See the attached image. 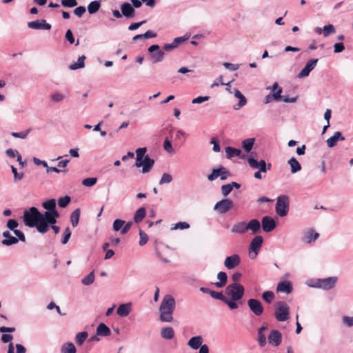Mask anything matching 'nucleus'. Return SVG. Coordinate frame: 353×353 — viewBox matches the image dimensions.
<instances>
[{
  "label": "nucleus",
  "mask_w": 353,
  "mask_h": 353,
  "mask_svg": "<svg viewBox=\"0 0 353 353\" xmlns=\"http://www.w3.org/2000/svg\"><path fill=\"white\" fill-rule=\"evenodd\" d=\"M88 333L86 332H81L76 335V342L79 345H81L87 339Z\"/></svg>",
  "instance_id": "46"
},
{
  "label": "nucleus",
  "mask_w": 353,
  "mask_h": 353,
  "mask_svg": "<svg viewBox=\"0 0 353 353\" xmlns=\"http://www.w3.org/2000/svg\"><path fill=\"white\" fill-rule=\"evenodd\" d=\"M337 278L335 276L327 277L325 279H319L314 281L311 286L316 288H322L326 290L332 289L336 283Z\"/></svg>",
  "instance_id": "6"
},
{
  "label": "nucleus",
  "mask_w": 353,
  "mask_h": 353,
  "mask_svg": "<svg viewBox=\"0 0 353 353\" xmlns=\"http://www.w3.org/2000/svg\"><path fill=\"white\" fill-rule=\"evenodd\" d=\"M28 27L34 30H49L51 29L52 26L46 22V20H36L30 21L28 23Z\"/></svg>",
  "instance_id": "14"
},
{
  "label": "nucleus",
  "mask_w": 353,
  "mask_h": 353,
  "mask_svg": "<svg viewBox=\"0 0 353 353\" xmlns=\"http://www.w3.org/2000/svg\"><path fill=\"white\" fill-rule=\"evenodd\" d=\"M6 226L9 230L14 232V230H16V228L19 226V223L15 219H9L7 222Z\"/></svg>",
  "instance_id": "54"
},
{
  "label": "nucleus",
  "mask_w": 353,
  "mask_h": 353,
  "mask_svg": "<svg viewBox=\"0 0 353 353\" xmlns=\"http://www.w3.org/2000/svg\"><path fill=\"white\" fill-rule=\"evenodd\" d=\"M189 37H190V35H188V34H185L183 37H176L173 40V43H174L176 47H177L180 43L188 40L189 39Z\"/></svg>",
  "instance_id": "62"
},
{
  "label": "nucleus",
  "mask_w": 353,
  "mask_h": 353,
  "mask_svg": "<svg viewBox=\"0 0 353 353\" xmlns=\"http://www.w3.org/2000/svg\"><path fill=\"white\" fill-rule=\"evenodd\" d=\"M71 201L70 196H65L63 197H60L58 199V205L60 208H65L70 203Z\"/></svg>",
  "instance_id": "45"
},
{
  "label": "nucleus",
  "mask_w": 353,
  "mask_h": 353,
  "mask_svg": "<svg viewBox=\"0 0 353 353\" xmlns=\"http://www.w3.org/2000/svg\"><path fill=\"white\" fill-rule=\"evenodd\" d=\"M101 8V1L96 0L91 1L88 6V11L90 14H94L97 13Z\"/></svg>",
  "instance_id": "34"
},
{
  "label": "nucleus",
  "mask_w": 353,
  "mask_h": 353,
  "mask_svg": "<svg viewBox=\"0 0 353 353\" xmlns=\"http://www.w3.org/2000/svg\"><path fill=\"white\" fill-rule=\"evenodd\" d=\"M319 236V233L315 232L313 230H310L304 234L302 238V241L304 243H310L316 241Z\"/></svg>",
  "instance_id": "24"
},
{
  "label": "nucleus",
  "mask_w": 353,
  "mask_h": 353,
  "mask_svg": "<svg viewBox=\"0 0 353 353\" xmlns=\"http://www.w3.org/2000/svg\"><path fill=\"white\" fill-rule=\"evenodd\" d=\"M131 305L130 303L121 304L117 310V314L122 317L127 316L131 311Z\"/></svg>",
  "instance_id": "26"
},
{
  "label": "nucleus",
  "mask_w": 353,
  "mask_h": 353,
  "mask_svg": "<svg viewBox=\"0 0 353 353\" xmlns=\"http://www.w3.org/2000/svg\"><path fill=\"white\" fill-rule=\"evenodd\" d=\"M338 141L337 137L336 135V133L334 134V135L331 137H330L327 141V145L329 148H333L334 147Z\"/></svg>",
  "instance_id": "55"
},
{
  "label": "nucleus",
  "mask_w": 353,
  "mask_h": 353,
  "mask_svg": "<svg viewBox=\"0 0 353 353\" xmlns=\"http://www.w3.org/2000/svg\"><path fill=\"white\" fill-rule=\"evenodd\" d=\"M263 242V239L261 236H256L252 239L249 245V252L251 259H254L256 256L262 246Z\"/></svg>",
  "instance_id": "7"
},
{
  "label": "nucleus",
  "mask_w": 353,
  "mask_h": 353,
  "mask_svg": "<svg viewBox=\"0 0 353 353\" xmlns=\"http://www.w3.org/2000/svg\"><path fill=\"white\" fill-rule=\"evenodd\" d=\"M190 224L187 222H179L175 224L174 227L173 228V229L174 230H177V229H180V230H184V229H188L190 228Z\"/></svg>",
  "instance_id": "63"
},
{
  "label": "nucleus",
  "mask_w": 353,
  "mask_h": 353,
  "mask_svg": "<svg viewBox=\"0 0 353 353\" xmlns=\"http://www.w3.org/2000/svg\"><path fill=\"white\" fill-rule=\"evenodd\" d=\"M241 263V258L239 254H234L231 256H227L224 261V265L228 270L234 269L237 267Z\"/></svg>",
  "instance_id": "16"
},
{
  "label": "nucleus",
  "mask_w": 353,
  "mask_h": 353,
  "mask_svg": "<svg viewBox=\"0 0 353 353\" xmlns=\"http://www.w3.org/2000/svg\"><path fill=\"white\" fill-rule=\"evenodd\" d=\"M85 56L82 55L78 58L77 62L74 63L69 65V69L71 70H75L79 68H82L85 66Z\"/></svg>",
  "instance_id": "39"
},
{
  "label": "nucleus",
  "mask_w": 353,
  "mask_h": 353,
  "mask_svg": "<svg viewBox=\"0 0 353 353\" xmlns=\"http://www.w3.org/2000/svg\"><path fill=\"white\" fill-rule=\"evenodd\" d=\"M288 164L290 165L292 174H294L301 170V165L296 158L292 157L288 161Z\"/></svg>",
  "instance_id": "36"
},
{
  "label": "nucleus",
  "mask_w": 353,
  "mask_h": 353,
  "mask_svg": "<svg viewBox=\"0 0 353 353\" xmlns=\"http://www.w3.org/2000/svg\"><path fill=\"white\" fill-rule=\"evenodd\" d=\"M154 164V160L151 159L149 155H145L143 159L142 167V172L143 174L149 172Z\"/></svg>",
  "instance_id": "22"
},
{
  "label": "nucleus",
  "mask_w": 353,
  "mask_h": 353,
  "mask_svg": "<svg viewBox=\"0 0 353 353\" xmlns=\"http://www.w3.org/2000/svg\"><path fill=\"white\" fill-rule=\"evenodd\" d=\"M125 224V221L121 219H116L113 223V230L116 232L121 230L122 227Z\"/></svg>",
  "instance_id": "50"
},
{
  "label": "nucleus",
  "mask_w": 353,
  "mask_h": 353,
  "mask_svg": "<svg viewBox=\"0 0 353 353\" xmlns=\"http://www.w3.org/2000/svg\"><path fill=\"white\" fill-rule=\"evenodd\" d=\"M71 236V231L70 230V228L68 227L66 228L65 230H64V232H63V239L61 240V243L63 244H66L70 238Z\"/></svg>",
  "instance_id": "56"
},
{
  "label": "nucleus",
  "mask_w": 353,
  "mask_h": 353,
  "mask_svg": "<svg viewBox=\"0 0 353 353\" xmlns=\"http://www.w3.org/2000/svg\"><path fill=\"white\" fill-rule=\"evenodd\" d=\"M227 173H228V170L225 168L220 166L219 168H214L212 170V173L208 176V179L212 181L222 175V174Z\"/></svg>",
  "instance_id": "23"
},
{
  "label": "nucleus",
  "mask_w": 353,
  "mask_h": 353,
  "mask_svg": "<svg viewBox=\"0 0 353 353\" xmlns=\"http://www.w3.org/2000/svg\"><path fill=\"white\" fill-rule=\"evenodd\" d=\"M42 206L46 210L43 214H56L59 212L56 209V201L54 199H50L42 203Z\"/></svg>",
  "instance_id": "19"
},
{
  "label": "nucleus",
  "mask_w": 353,
  "mask_h": 353,
  "mask_svg": "<svg viewBox=\"0 0 353 353\" xmlns=\"http://www.w3.org/2000/svg\"><path fill=\"white\" fill-rule=\"evenodd\" d=\"M175 300L171 295H165L161 303L159 311L174 312L175 308Z\"/></svg>",
  "instance_id": "10"
},
{
  "label": "nucleus",
  "mask_w": 353,
  "mask_h": 353,
  "mask_svg": "<svg viewBox=\"0 0 353 353\" xmlns=\"http://www.w3.org/2000/svg\"><path fill=\"white\" fill-rule=\"evenodd\" d=\"M225 153L228 159H231L234 157H239L241 154L240 149L234 148L230 146L225 148Z\"/></svg>",
  "instance_id": "37"
},
{
  "label": "nucleus",
  "mask_w": 353,
  "mask_h": 353,
  "mask_svg": "<svg viewBox=\"0 0 353 353\" xmlns=\"http://www.w3.org/2000/svg\"><path fill=\"white\" fill-rule=\"evenodd\" d=\"M254 141H255L254 138H249V139H246L243 140L242 141V147H243V150L248 153L250 152L253 148Z\"/></svg>",
  "instance_id": "40"
},
{
  "label": "nucleus",
  "mask_w": 353,
  "mask_h": 353,
  "mask_svg": "<svg viewBox=\"0 0 353 353\" xmlns=\"http://www.w3.org/2000/svg\"><path fill=\"white\" fill-rule=\"evenodd\" d=\"M122 14L126 18L131 19L134 17L136 11L133 6L128 2H125L121 6Z\"/></svg>",
  "instance_id": "18"
},
{
  "label": "nucleus",
  "mask_w": 353,
  "mask_h": 353,
  "mask_svg": "<svg viewBox=\"0 0 353 353\" xmlns=\"http://www.w3.org/2000/svg\"><path fill=\"white\" fill-rule=\"evenodd\" d=\"M233 206V202L228 199H224L217 202L214 210H216L219 214H225L228 212Z\"/></svg>",
  "instance_id": "12"
},
{
  "label": "nucleus",
  "mask_w": 353,
  "mask_h": 353,
  "mask_svg": "<svg viewBox=\"0 0 353 353\" xmlns=\"http://www.w3.org/2000/svg\"><path fill=\"white\" fill-rule=\"evenodd\" d=\"M146 215V210L144 207H141L139 208L134 213V221L135 223H139L143 221V219L145 217Z\"/></svg>",
  "instance_id": "33"
},
{
  "label": "nucleus",
  "mask_w": 353,
  "mask_h": 353,
  "mask_svg": "<svg viewBox=\"0 0 353 353\" xmlns=\"http://www.w3.org/2000/svg\"><path fill=\"white\" fill-rule=\"evenodd\" d=\"M148 50L151 54L150 59L153 63L161 62L163 60L165 53L163 50H160V46L159 45H152L148 48Z\"/></svg>",
  "instance_id": "8"
},
{
  "label": "nucleus",
  "mask_w": 353,
  "mask_h": 353,
  "mask_svg": "<svg viewBox=\"0 0 353 353\" xmlns=\"http://www.w3.org/2000/svg\"><path fill=\"white\" fill-rule=\"evenodd\" d=\"M94 281V271L90 272L86 276H85L82 280L81 283L85 285H90L93 283Z\"/></svg>",
  "instance_id": "44"
},
{
  "label": "nucleus",
  "mask_w": 353,
  "mask_h": 353,
  "mask_svg": "<svg viewBox=\"0 0 353 353\" xmlns=\"http://www.w3.org/2000/svg\"><path fill=\"white\" fill-rule=\"evenodd\" d=\"M274 298L275 295L272 291H265L262 294V299L268 303H271Z\"/></svg>",
  "instance_id": "43"
},
{
  "label": "nucleus",
  "mask_w": 353,
  "mask_h": 353,
  "mask_svg": "<svg viewBox=\"0 0 353 353\" xmlns=\"http://www.w3.org/2000/svg\"><path fill=\"white\" fill-rule=\"evenodd\" d=\"M11 170H12V172L14 174V179L15 181H19L23 178V176H24L23 173H19L17 172V168L15 167H14L13 165H11Z\"/></svg>",
  "instance_id": "58"
},
{
  "label": "nucleus",
  "mask_w": 353,
  "mask_h": 353,
  "mask_svg": "<svg viewBox=\"0 0 353 353\" xmlns=\"http://www.w3.org/2000/svg\"><path fill=\"white\" fill-rule=\"evenodd\" d=\"M282 341L281 333L276 330H272L268 336V342L273 346H279Z\"/></svg>",
  "instance_id": "17"
},
{
  "label": "nucleus",
  "mask_w": 353,
  "mask_h": 353,
  "mask_svg": "<svg viewBox=\"0 0 353 353\" xmlns=\"http://www.w3.org/2000/svg\"><path fill=\"white\" fill-rule=\"evenodd\" d=\"M232 190L230 184H225L221 186V192L224 196H228Z\"/></svg>",
  "instance_id": "59"
},
{
  "label": "nucleus",
  "mask_w": 353,
  "mask_h": 353,
  "mask_svg": "<svg viewBox=\"0 0 353 353\" xmlns=\"http://www.w3.org/2000/svg\"><path fill=\"white\" fill-rule=\"evenodd\" d=\"M318 59H311L305 64V67L298 74L297 77L299 79L307 77L310 72L316 67Z\"/></svg>",
  "instance_id": "13"
},
{
  "label": "nucleus",
  "mask_w": 353,
  "mask_h": 353,
  "mask_svg": "<svg viewBox=\"0 0 353 353\" xmlns=\"http://www.w3.org/2000/svg\"><path fill=\"white\" fill-rule=\"evenodd\" d=\"M213 299L220 300L228 305V307L233 306L232 301L228 300V298L223 294L222 292H216L212 290L210 294Z\"/></svg>",
  "instance_id": "21"
},
{
  "label": "nucleus",
  "mask_w": 353,
  "mask_h": 353,
  "mask_svg": "<svg viewBox=\"0 0 353 353\" xmlns=\"http://www.w3.org/2000/svg\"><path fill=\"white\" fill-rule=\"evenodd\" d=\"M223 66L230 71H235L239 68V64H233L228 62L223 63Z\"/></svg>",
  "instance_id": "60"
},
{
  "label": "nucleus",
  "mask_w": 353,
  "mask_h": 353,
  "mask_svg": "<svg viewBox=\"0 0 353 353\" xmlns=\"http://www.w3.org/2000/svg\"><path fill=\"white\" fill-rule=\"evenodd\" d=\"M274 315L278 321H285L290 318V307L285 301H279L276 304Z\"/></svg>",
  "instance_id": "5"
},
{
  "label": "nucleus",
  "mask_w": 353,
  "mask_h": 353,
  "mask_svg": "<svg viewBox=\"0 0 353 353\" xmlns=\"http://www.w3.org/2000/svg\"><path fill=\"white\" fill-rule=\"evenodd\" d=\"M245 232H247V223L244 221L235 223L231 230L232 233L244 234Z\"/></svg>",
  "instance_id": "30"
},
{
  "label": "nucleus",
  "mask_w": 353,
  "mask_h": 353,
  "mask_svg": "<svg viewBox=\"0 0 353 353\" xmlns=\"http://www.w3.org/2000/svg\"><path fill=\"white\" fill-rule=\"evenodd\" d=\"M81 210L79 208L74 210L70 214V222L72 227L75 228L78 225L79 222Z\"/></svg>",
  "instance_id": "38"
},
{
  "label": "nucleus",
  "mask_w": 353,
  "mask_h": 353,
  "mask_svg": "<svg viewBox=\"0 0 353 353\" xmlns=\"http://www.w3.org/2000/svg\"><path fill=\"white\" fill-rule=\"evenodd\" d=\"M267 327L263 325L258 330V342L261 347H264L266 345V337L263 332L266 330Z\"/></svg>",
  "instance_id": "35"
},
{
  "label": "nucleus",
  "mask_w": 353,
  "mask_h": 353,
  "mask_svg": "<svg viewBox=\"0 0 353 353\" xmlns=\"http://www.w3.org/2000/svg\"><path fill=\"white\" fill-rule=\"evenodd\" d=\"M203 343V338L201 336H196L192 337L189 341L188 342V345H189L191 348L194 350H197L199 347L201 348V346Z\"/></svg>",
  "instance_id": "28"
},
{
  "label": "nucleus",
  "mask_w": 353,
  "mask_h": 353,
  "mask_svg": "<svg viewBox=\"0 0 353 353\" xmlns=\"http://www.w3.org/2000/svg\"><path fill=\"white\" fill-rule=\"evenodd\" d=\"M290 209V199L286 195H281L277 197L275 210L276 214L281 216H285Z\"/></svg>",
  "instance_id": "4"
},
{
  "label": "nucleus",
  "mask_w": 353,
  "mask_h": 353,
  "mask_svg": "<svg viewBox=\"0 0 353 353\" xmlns=\"http://www.w3.org/2000/svg\"><path fill=\"white\" fill-rule=\"evenodd\" d=\"M172 176L170 174L163 173L159 183V185H163L164 183H170V182H172Z\"/></svg>",
  "instance_id": "49"
},
{
  "label": "nucleus",
  "mask_w": 353,
  "mask_h": 353,
  "mask_svg": "<svg viewBox=\"0 0 353 353\" xmlns=\"http://www.w3.org/2000/svg\"><path fill=\"white\" fill-rule=\"evenodd\" d=\"M139 236H140L139 245L141 246H143L147 243V242L148 241V236L147 234L145 232H144L143 231H142L141 230H139Z\"/></svg>",
  "instance_id": "51"
},
{
  "label": "nucleus",
  "mask_w": 353,
  "mask_h": 353,
  "mask_svg": "<svg viewBox=\"0 0 353 353\" xmlns=\"http://www.w3.org/2000/svg\"><path fill=\"white\" fill-rule=\"evenodd\" d=\"M248 306L250 311L256 316H261L264 311L261 302L256 299H250L248 301Z\"/></svg>",
  "instance_id": "11"
},
{
  "label": "nucleus",
  "mask_w": 353,
  "mask_h": 353,
  "mask_svg": "<svg viewBox=\"0 0 353 353\" xmlns=\"http://www.w3.org/2000/svg\"><path fill=\"white\" fill-rule=\"evenodd\" d=\"M224 294L232 301L233 306L228 307L230 310H236L239 307V304L245 294V288L240 283H232L226 286Z\"/></svg>",
  "instance_id": "1"
},
{
  "label": "nucleus",
  "mask_w": 353,
  "mask_h": 353,
  "mask_svg": "<svg viewBox=\"0 0 353 353\" xmlns=\"http://www.w3.org/2000/svg\"><path fill=\"white\" fill-rule=\"evenodd\" d=\"M43 213L36 207H31L23 212V223L29 228H36L42 222Z\"/></svg>",
  "instance_id": "2"
},
{
  "label": "nucleus",
  "mask_w": 353,
  "mask_h": 353,
  "mask_svg": "<svg viewBox=\"0 0 353 353\" xmlns=\"http://www.w3.org/2000/svg\"><path fill=\"white\" fill-rule=\"evenodd\" d=\"M261 225L265 232H270L274 230L276 224L273 218L269 216H265L262 218Z\"/></svg>",
  "instance_id": "15"
},
{
  "label": "nucleus",
  "mask_w": 353,
  "mask_h": 353,
  "mask_svg": "<svg viewBox=\"0 0 353 353\" xmlns=\"http://www.w3.org/2000/svg\"><path fill=\"white\" fill-rule=\"evenodd\" d=\"M97 179L96 177H89L82 181V185L86 187H91L96 184Z\"/></svg>",
  "instance_id": "47"
},
{
  "label": "nucleus",
  "mask_w": 353,
  "mask_h": 353,
  "mask_svg": "<svg viewBox=\"0 0 353 353\" xmlns=\"http://www.w3.org/2000/svg\"><path fill=\"white\" fill-rule=\"evenodd\" d=\"M86 11V9L84 6H79V7H77L73 12L75 15H77L78 17H81L82 15Z\"/></svg>",
  "instance_id": "61"
},
{
  "label": "nucleus",
  "mask_w": 353,
  "mask_h": 353,
  "mask_svg": "<svg viewBox=\"0 0 353 353\" xmlns=\"http://www.w3.org/2000/svg\"><path fill=\"white\" fill-rule=\"evenodd\" d=\"M76 347L72 343H65L61 347V353H76Z\"/></svg>",
  "instance_id": "42"
},
{
  "label": "nucleus",
  "mask_w": 353,
  "mask_h": 353,
  "mask_svg": "<svg viewBox=\"0 0 353 353\" xmlns=\"http://www.w3.org/2000/svg\"><path fill=\"white\" fill-rule=\"evenodd\" d=\"M30 131V129H28L27 130L23 131V132H12L11 135L13 137H15V138H20V139H26L27 137V136L29 134Z\"/></svg>",
  "instance_id": "53"
},
{
  "label": "nucleus",
  "mask_w": 353,
  "mask_h": 353,
  "mask_svg": "<svg viewBox=\"0 0 353 353\" xmlns=\"http://www.w3.org/2000/svg\"><path fill=\"white\" fill-rule=\"evenodd\" d=\"M161 336L165 340H171L174 337V332L172 327H165L161 329Z\"/></svg>",
  "instance_id": "31"
},
{
  "label": "nucleus",
  "mask_w": 353,
  "mask_h": 353,
  "mask_svg": "<svg viewBox=\"0 0 353 353\" xmlns=\"http://www.w3.org/2000/svg\"><path fill=\"white\" fill-rule=\"evenodd\" d=\"M60 216L59 212H56V214H43L42 222L37 227V231L39 233H46L52 225H55L57 223V219Z\"/></svg>",
  "instance_id": "3"
},
{
  "label": "nucleus",
  "mask_w": 353,
  "mask_h": 353,
  "mask_svg": "<svg viewBox=\"0 0 353 353\" xmlns=\"http://www.w3.org/2000/svg\"><path fill=\"white\" fill-rule=\"evenodd\" d=\"M2 236L5 238L2 240L1 243L6 246H10L18 243V239L17 237L11 235L10 232L8 230L4 231L2 233Z\"/></svg>",
  "instance_id": "20"
},
{
  "label": "nucleus",
  "mask_w": 353,
  "mask_h": 353,
  "mask_svg": "<svg viewBox=\"0 0 353 353\" xmlns=\"http://www.w3.org/2000/svg\"><path fill=\"white\" fill-rule=\"evenodd\" d=\"M261 228V223L258 219H252L247 223V231L250 230L253 234H256Z\"/></svg>",
  "instance_id": "29"
},
{
  "label": "nucleus",
  "mask_w": 353,
  "mask_h": 353,
  "mask_svg": "<svg viewBox=\"0 0 353 353\" xmlns=\"http://www.w3.org/2000/svg\"><path fill=\"white\" fill-rule=\"evenodd\" d=\"M173 312L160 311V319L163 322H171L173 320Z\"/></svg>",
  "instance_id": "41"
},
{
  "label": "nucleus",
  "mask_w": 353,
  "mask_h": 353,
  "mask_svg": "<svg viewBox=\"0 0 353 353\" xmlns=\"http://www.w3.org/2000/svg\"><path fill=\"white\" fill-rule=\"evenodd\" d=\"M219 281L212 283L216 288H221L225 286L228 281V275L225 272H219L217 274Z\"/></svg>",
  "instance_id": "25"
},
{
  "label": "nucleus",
  "mask_w": 353,
  "mask_h": 353,
  "mask_svg": "<svg viewBox=\"0 0 353 353\" xmlns=\"http://www.w3.org/2000/svg\"><path fill=\"white\" fill-rule=\"evenodd\" d=\"M163 146L164 150L168 152L172 153L174 152L172 143L168 139H165Z\"/></svg>",
  "instance_id": "57"
},
{
  "label": "nucleus",
  "mask_w": 353,
  "mask_h": 353,
  "mask_svg": "<svg viewBox=\"0 0 353 353\" xmlns=\"http://www.w3.org/2000/svg\"><path fill=\"white\" fill-rule=\"evenodd\" d=\"M248 162L249 165L253 169H259V171H261L263 172H266L268 170L271 169V164H266L265 160H261L258 161L252 157H248Z\"/></svg>",
  "instance_id": "9"
},
{
  "label": "nucleus",
  "mask_w": 353,
  "mask_h": 353,
  "mask_svg": "<svg viewBox=\"0 0 353 353\" xmlns=\"http://www.w3.org/2000/svg\"><path fill=\"white\" fill-rule=\"evenodd\" d=\"M97 334L102 336H108L111 334V331L105 323H101L97 328Z\"/></svg>",
  "instance_id": "32"
},
{
  "label": "nucleus",
  "mask_w": 353,
  "mask_h": 353,
  "mask_svg": "<svg viewBox=\"0 0 353 353\" xmlns=\"http://www.w3.org/2000/svg\"><path fill=\"white\" fill-rule=\"evenodd\" d=\"M77 4V0H61V5L65 8H73Z\"/></svg>",
  "instance_id": "52"
},
{
  "label": "nucleus",
  "mask_w": 353,
  "mask_h": 353,
  "mask_svg": "<svg viewBox=\"0 0 353 353\" xmlns=\"http://www.w3.org/2000/svg\"><path fill=\"white\" fill-rule=\"evenodd\" d=\"M292 285L289 281H281L278 284L276 288L277 292H285L286 294H290L292 292Z\"/></svg>",
  "instance_id": "27"
},
{
  "label": "nucleus",
  "mask_w": 353,
  "mask_h": 353,
  "mask_svg": "<svg viewBox=\"0 0 353 353\" xmlns=\"http://www.w3.org/2000/svg\"><path fill=\"white\" fill-rule=\"evenodd\" d=\"M323 31L324 37H326L328 35H330V34L334 33L335 32V28H334L333 25L328 24V25H326V26H325L323 27Z\"/></svg>",
  "instance_id": "48"
},
{
  "label": "nucleus",
  "mask_w": 353,
  "mask_h": 353,
  "mask_svg": "<svg viewBox=\"0 0 353 353\" xmlns=\"http://www.w3.org/2000/svg\"><path fill=\"white\" fill-rule=\"evenodd\" d=\"M145 23H146L145 20H143V21H141L137 22V23H132L128 26V30H131V31L135 30L138 29L140 26H141L142 25H143Z\"/></svg>",
  "instance_id": "64"
}]
</instances>
